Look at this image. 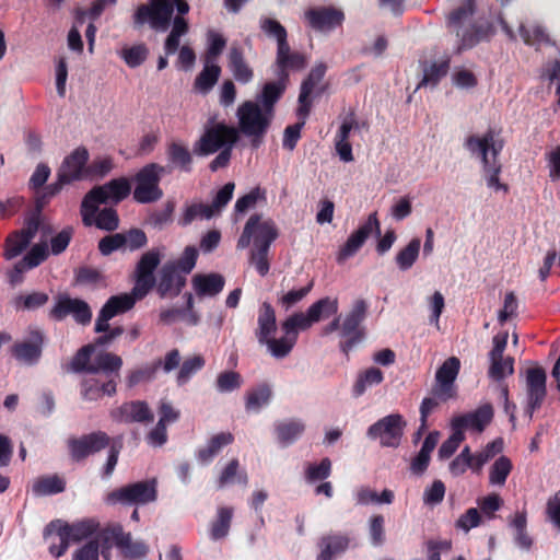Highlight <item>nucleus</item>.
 <instances>
[{
  "label": "nucleus",
  "mask_w": 560,
  "mask_h": 560,
  "mask_svg": "<svg viewBox=\"0 0 560 560\" xmlns=\"http://www.w3.org/2000/svg\"><path fill=\"white\" fill-rule=\"evenodd\" d=\"M352 537L346 532H329L317 540L318 555L316 560H336L351 547Z\"/></svg>",
  "instance_id": "393cba45"
},
{
  "label": "nucleus",
  "mask_w": 560,
  "mask_h": 560,
  "mask_svg": "<svg viewBox=\"0 0 560 560\" xmlns=\"http://www.w3.org/2000/svg\"><path fill=\"white\" fill-rule=\"evenodd\" d=\"M31 241L16 231L11 232L4 242L3 257L11 260L21 255L30 245Z\"/></svg>",
  "instance_id": "5fc2aeb1"
},
{
  "label": "nucleus",
  "mask_w": 560,
  "mask_h": 560,
  "mask_svg": "<svg viewBox=\"0 0 560 560\" xmlns=\"http://www.w3.org/2000/svg\"><path fill=\"white\" fill-rule=\"evenodd\" d=\"M224 284L225 280L220 273L195 275L192 278V285L199 298L218 295Z\"/></svg>",
  "instance_id": "f704fd0d"
},
{
  "label": "nucleus",
  "mask_w": 560,
  "mask_h": 560,
  "mask_svg": "<svg viewBox=\"0 0 560 560\" xmlns=\"http://www.w3.org/2000/svg\"><path fill=\"white\" fill-rule=\"evenodd\" d=\"M272 397L271 386L267 383H261L249 389L245 397V409L248 412H258L264 406L270 402Z\"/></svg>",
  "instance_id": "4c0bfd02"
},
{
  "label": "nucleus",
  "mask_w": 560,
  "mask_h": 560,
  "mask_svg": "<svg viewBox=\"0 0 560 560\" xmlns=\"http://www.w3.org/2000/svg\"><path fill=\"white\" fill-rule=\"evenodd\" d=\"M460 370V361L457 357H450L436 370L434 393L442 399H454L457 397L455 381Z\"/></svg>",
  "instance_id": "412c9836"
},
{
  "label": "nucleus",
  "mask_w": 560,
  "mask_h": 560,
  "mask_svg": "<svg viewBox=\"0 0 560 560\" xmlns=\"http://www.w3.org/2000/svg\"><path fill=\"white\" fill-rule=\"evenodd\" d=\"M210 219L212 218V211L210 207L205 203H191L188 205L182 217L178 220V224L182 226L189 225L196 219Z\"/></svg>",
  "instance_id": "69168bd1"
},
{
  "label": "nucleus",
  "mask_w": 560,
  "mask_h": 560,
  "mask_svg": "<svg viewBox=\"0 0 560 560\" xmlns=\"http://www.w3.org/2000/svg\"><path fill=\"white\" fill-rule=\"evenodd\" d=\"M186 282V277L173 264L165 262L155 279L154 289L161 299H174L182 293Z\"/></svg>",
  "instance_id": "b1692460"
},
{
  "label": "nucleus",
  "mask_w": 560,
  "mask_h": 560,
  "mask_svg": "<svg viewBox=\"0 0 560 560\" xmlns=\"http://www.w3.org/2000/svg\"><path fill=\"white\" fill-rule=\"evenodd\" d=\"M66 481L58 475L43 476L37 478L32 487V491L36 497L52 495L63 492Z\"/></svg>",
  "instance_id": "ea45409f"
},
{
  "label": "nucleus",
  "mask_w": 560,
  "mask_h": 560,
  "mask_svg": "<svg viewBox=\"0 0 560 560\" xmlns=\"http://www.w3.org/2000/svg\"><path fill=\"white\" fill-rule=\"evenodd\" d=\"M144 298L145 296L135 294L133 288L129 293L110 296L98 313L94 327L95 332L108 330V322L113 317L130 311L137 301H141Z\"/></svg>",
  "instance_id": "f3484780"
},
{
  "label": "nucleus",
  "mask_w": 560,
  "mask_h": 560,
  "mask_svg": "<svg viewBox=\"0 0 560 560\" xmlns=\"http://www.w3.org/2000/svg\"><path fill=\"white\" fill-rule=\"evenodd\" d=\"M221 74V67L215 62L206 61L203 69L196 77L194 86L201 93H208L218 82Z\"/></svg>",
  "instance_id": "49530a36"
},
{
  "label": "nucleus",
  "mask_w": 560,
  "mask_h": 560,
  "mask_svg": "<svg viewBox=\"0 0 560 560\" xmlns=\"http://www.w3.org/2000/svg\"><path fill=\"white\" fill-rule=\"evenodd\" d=\"M175 206L174 200H167L162 209H155L149 212L145 218V223L153 229L163 230L173 222Z\"/></svg>",
  "instance_id": "3c124183"
},
{
  "label": "nucleus",
  "mask_w": 560,
  "mask_h": 560,
  "mask_svg": "<svg viewBox=\"0 0 560 560\" xmlns=\"http://www.w3.org/2000/svg\"><path fill=\"white\" fill-rule=\"evenodd\" d=\"M208 47L206 50V61L215 62L226 46L224 36L215 31H209L207 34Z\"/></svg>",
  "instance_id": "774afa93"
},
{
  "label": "nucleus",
  "mask_w": 560,
  "mask_h": 560,
  "mask_svg": "<svg viewBox=\"0 0 560 560\" xmlns=\"http://www.w3.org/2000/svg\"><path fill=\"white\" fill-rule=\"evenodd\" d=\"M368 304L364 300H357L351 311L341 323L340 336L345 339L340 342V350L348 357L349 351L364 337L361 324L366 317Z\"/></svg>",
  "instance_id": "f8f14e48"
},
{
  "label": "nucleus",
  "mask_w": 560,
  "mask_h": 560,
  "mask_svg": "<svg viewBox=\"0 0 560 560\" xmlns=\"http://www.w3.org/2000/svg\"><path fill=\"white\" fill-rule=\"evenodd\" d=\"M384 374L378 368H370L360 373L353 384L352 394L354 397L362 396L369 387L383 382Z\"/></svg>",
  "instance_id": "de8ad7c7"
},
{
  "label": "nucleus",
  "mask_w": 560,
  "mask_h": 560,
  "mask_svg": "<svg viewBox=\"0 0 560 560\" xmlns=\"http://www.w3.org/2000/svg\"><path fill=\"white\" fill-rule=\"evenodd\" d=\"M238 139V130L235 127L217 122L206 127L200 138L195 141L192 153L197 156H209L225 147L234 148Z\"/></svg>",
  "instance_id": "6e6552de"
},
{
  "label": "nucleus",
  "mask_w": 560,
  "mask_h": 560,
  "mask_svg": "<svg viewBox=\"0 0 560 560\" xmlns=\"http://www.w3.org/2000/svg\"><path fill=\"white\" fill-rule=\"evenodd\" d=\"M45 340L46 337L43 330L32 328L23 340L16 341L12 346L11 353L19 362L34 365L42 358Z\"/></svg>",
  "instance_id": "6ab92c4d"
},
{
  "label": "nucleus",
  "mask_w": 560,
  "mask_h": 560,
  "mask_svg": "<svg viewBox=\"0 0 560 560\" xmlns=\"http://www.w3.org/2000/svg\"><path fill=\"white\" fill-rule=\"evenodd\" d=\"M161 259L162 253L159 248H152L141 255L132 273L135 294L147 296L154 289V271Z\"/></svg>",
  "instance_id": "ddd939ff"
},
{
  "label": "nucleus",
  "mask_w": 560,
  "mask_h": 560,
  "mask_svg": "<svg viewBox=\"0 0 560 560\" xmlns=\"http://www.w3.org/2000/svg\"><path fill=\"white\" fill-rule=\"evenodd\" d=\"M258 327L255 336L259 343L267 341V338L273 336L277 331L276 312L269 302H264L258 310Z\"/></svg>",
  "instance_id": "72a5a7b5"
},
{
  "label": "nucleus",
  "mask_w": 560,
  "mask_h": 560,
  "mask_svg": "<svg viewBox=\"0 0 560 560\" xmlns=\"http://www.w3.org/2000/svg\"><path fill=\"white\" fill-rule=\"evenodd\" d=\"M304 16L310 27L318 32H330L345 21L343 12L334 7L311 8Z\"/></svg>",
  "instance_id": "a878e982"
},
{
  "label": "nucleus",
  "mask_w": 560,
  "mask_h": 560,
  "mask_svg": "<svg viewBox=\"0 0 560 560\" xmlns=\"http://www.w3.org/2000/svg\"><path fill=\"white\" fill-rule=\"evenodd\" d=\"M490 368H489V377L494 381H501L506 375H512L514 373V359L512 357H508L505 359H495L490 358Z\"/></svg>",
  "instance_id": "338daca9"
},
{
  "label": "nucleus",
  "mask_w": 560,
  "mask_h": 560,
  "mask_svg": "<svg viewBox=\"0 0 560 560\" xmlns=\"http://www.w3.org/2000/svg\"><path fill=\"white\" fill-rule=\"evenodd\" d=\"M326 71V63L318 62L311 69L307 77L302 81L298 98V106L301 107L303 114H305L307 109L312 110V94L317 84L324 79Z\"/></svg>",
  "instance_id": "c756f323"
},
{
  "label": "nucleus",
  "mask_w": 560,
  "mask_h": 560,
  "mask_svg": "<svg viewBox=\"0 0 560 560\" xmlns=\"http://www.w3.org/2000/svg\"><path fill=\"white\" fill-rule=\"evenodd\" d=\"M373 232L381 235V223L376 212L371 213L368 220L348 237L337 254V261L341 264L354 256Z\"/></svg>",
  "instance_id": "aec40b11"
},
{
  "label": "nucleus",
  "mask_w": 560,
  "mask_h": 560,
  "mask_svg": "<svg viewBox=\"0 0 560 560\" xmlns=\"http://www.w3.org/2000/svg\"><path fill=\"white\" fill-rule=\"evenodd\" d=\"M233 517V509L229 506H221L218 509L217 518L211 525L210 535L214 540L224 538L230 530Z\"/></svg>",
  "instance_id": "603ef678"
},
{
  "label": "nucleus",
  "mask_w": 560,
  "mask_h": 560,
  "mask_svg": "<svg viewBox=\"0 0 560 560\" xmlns=\"http://www.w3.org/2000/svg\"><path fill=\"white\" fill-rule=\"evenodd\" d=\"M547 375L542 368H530L526 373V394H527V406L525 413L528 419H533V415L538 410L547 395L546 388Z\"/></svg>",
  "instance_id": "4be33fe9"
},
{
  "label": "nucleus",
  "mask_w": 560,
  "mask_h": 560,
  "mask_svg": "<svg viewBox=\"0 0 560 560\" xmlns=\"http://www.w3.org/2000/svg\"><path fill=\"white\" fill-rule=\"evenodd\" d=\"M155 479H147L117 488L106 494L109 505H145L158 499Z\"/></svg>",
  "instance_id": "1a4fd4ad"
},
{
  "label": "nucleus",
  "mask_w": 560,
  "mask_h": 560,
  "mask_svg": "<svg viewBox=\"0 0 560 560\" xmlns=\"http://www.w3.org/2000/svg\"><path fill=\"white\" fill-rule=\"evenodd\" d=\"M113 417L125 423H150L154 420V413L143 400L124 402L113 412Z\"/></svg>",
  "instance_id": "c85d7f7f"
},
{
  "label": "nucleus",
  "mask_w": 560,
  "mask_h": 560,
  "mask_svg": "<svg viewBox=\"0 0 560 560\" xmlns=\"http://www.w3.org/2000/svg\"><path fill=\"white\" fill-rule=\"evenodd\" d=\"M121 532L122 526L120 524L110 525L100 532L97 530L95 538L90 540L97 541L100 549L104 548L105 552H109L113 544L118 548L119 533Z\"/></svg>",
  "instance_id": "13d9d810"
},
{
  "label": "nucleus",
  "mask_w": 560,
  "mask_h": 560,
  "mask_svg": "<svg viewBox=\"0 0 560 560\" xmlns=\"http://www.w3.org/2000/svg\"><path fill=\"white\" fill-rule=\"evenodd\" d=\"M288 81L284 79L277 77L276 81H270L264 84L260 95L258 96V102L261 105V108L265 109L266 114L273 116L275 105L284 94Z\"/></svg>",
  "instance_id": "473e14b6"
},
{
  "label": "nucleus",
  "mask_w": 560,
  "mask_h": 560,
  "mask_svg": "<svg viewBox=\"0 0 560 560\" xmlns=\"http://www.w3.org/2000/svg\"><path fill=\"white\" fill-rule=\"evenodd\" d=\"M355 498L357 503L360 505L390 504L395 499V494L389 489H384L381 494H378L369 487H361L358 489Z\"/></svg>",
  "instance_id": "8fccbe9b"
},
{
  "label": "nucleus",
  "mask_w": 560,
  "mask_h": 560,
  "mask_svg": "<svg viewBox=\"0 0 560 560\" xmlns=\"http://www.w3.org/2000/svg\"><path fill=\"white\" fill-rule=\"evenodd\" d=\"M420 247L421 240L419 237H415L397 253L395 262L399 270L407 271L415 265L419 257Z\"/></svg>",
  "instance_id": "09e8293b"
},
{
  "label": "nucleus",
  "mask_w": 560,
  "mask_h": 560,
  "mask_svg": "<svg viewBox=\"0 0 560 560\" xmlns=\"http://www.w3.org/2000/svg\"><path fill=\"white\" fill-rule=\"evenodd\" d=\"M313 324L314 323L307 312L305 314L301 312L294 313L282 323V330L285 335L294 336L295 339H298V331L306 330Z\"/></svg>",
  "instance_id": "4d7b16f0"
},
{
  "label": "nucleus",
  "mask_w": 560,
  "mask_h": 560,
  "mask_svg": "<svg viewBox=\"0 0 560 560\" xmlns=\"http://www.w3.org/2000/svg\"><path fill=\"white\" fill-rule=\"evenodd\" d=\"M228 67L234 79L247 84L254 79V70L247 62L244 50L238 44H232L228 54Z\"/></svg>",
  "instance_id": "7c9ffc66"
},
{
  "label": "nucleus",
  "mask_w": 560,
  "mask_h": 560,
  "mask_svg": "<svg viewBox=\"0 0 560 560\" xmlns=\"http://www.w3.org/2000/svg\"><path fill=\"white\" fill-rule=\"evenodd\" d=\"M72 315L78 324L86 325L91 322L92 312L89 304L80 299H72L68 294H60L55 305L49 311V317L54 320H63Z\"/></svg>",
  "instance_id": "a211bd4d"
},
{
  "label": "nucleus",
  "mask_w": 560,
  "mask_h": 560,
  "mask_svg": "<svg viewBox=\"0 0 560 560\" xmlns=\"http://www.w3.org/2000/svg\"><path fill=\"white\" fill-rule=\"evenodd\" d=\"M119 56L129 68L141 66L149 56V49L145 44H137L131 47H125L120 50Z\"/></svg>",
  "instance_id": "bf43d9fd"
},
{
  "label": "nucleus",
  "mask_w": 560,
  "mask_h": 560,
  "mask_svg": "<svg viewBox=\"0 0 560 560\" xmlns=\"http://www.w3.org/2000/svg\"><path fill=\"white\" fill-rule=\"evenodd\" d=\"M120 371L100 372L97 375L89 374L81 381V396L84 400L96 401L104 396L112 397L117 393V382Z\"/></svg>",
  "instance_id": "dca6fc26"
},
{
  "label": "nucleus",
  "mask_w": 560,
  "mask_h": 560,
  "mask_svg": "<svg viewBox=\"0 0 560 560\" xmlns=\"http://www.w3.org/2000/svg\"><path fill=\"white\" fill-rule=\"evenodd\" d=\"M311 110L307 109L305 114L301 110V107L298 106L296 108V117L298 121L293 125H289L284 129L283 133V140L282 145L284 149H288L290 151L294 150L300 138H301V130L306 124V119L310 116Z\"/></svg>",
  "instance_id": "a18cd8bd"
},
{
  "label": "nucleus",
  "mask_w": 560,
  "mask_h": 560,
  "mask_svg": "<svg viewBox=\"0 0 560 560\" xmlns=\"http://www.w3.org/2000/svg\"><path fill=\"white\" fill-rule=\"evenodd\" d=\"M238 128L242 133L250 138V144L257 149L261 145L272 116L266 114L258 103L245 101L237 108Z\"/></svg>",
  "instance_id": "0eeeda50"
},
{
  "label": "nucleus",
  "mask_w": 560,
  "mask_h": 560,
  "mask_svg": "<svg viewBox=\"0 0 560 560\" xmlns=\"http://www.w3.org/2000/svg\"><path fill=\"white\" fill-rule=\"evenodd\" d=\"M112 442L110 436L104 431H94L81 436H72L67 441V447L71 459L81 463L107 448Z\"/></svg>",
  "instance_id": "4468645a"
},
{
  "label": "nucleus",
  "mask_w": 560,
  "mask_h": 560,
  "mask_svg": "<svg viewBox=\"0 0 560 560\" xmlns=\"http://www.w3.org/2000/svg\"><path fill=\"white\" fill-rule=\"evenodd\" d=\"M240 462L237 458H233L229 462V464L221 471V475L218 479V487L220 489L224 488L226 485L233 482L234 478L237 476V481L243 485H247L248 477L245 471L238 472Z\"/></svg>",
  "instance_id": "0e129e2a"
},
{
  "label": "nucleus",
  "mask_w": 560,
  "mask_h": 560,
  "mask_svg": "<svg viewBox=\"0 0 560 560\" xmlns=\"http://www.w3.org/2000/svg\"><path fill=\"white\" fill-rule=\"evenodd\" d=\"M295 342L296 339L294 336L285 335L284 337H281L279 339L270 336L269 338H267V341H264L262 345H266L268 347V350L275 358L282 359L285 358L291 352Z\"/></svg>",
  "instance_id": "6e6d98bb"
},
{
  "label": "nucleus",
  "mask_w": 560,
  "mask_h": 560,
  "mask_svg": "<svg viewBox=\"0 0 560 560\" xmlns=\"http://www.w3.org/2000/svg\"><path fill=\"white\" fill-rule=\"evenodd\" d=\"M118 549L124 558L128 560H139L147 556L149 547L141 540H132L131 534L124 529L119 533Z\"/></svg>",
  "instance_id": "e433bc0d"
},
{
  "label": "nucleus",
  "mask_w": 560,
  "mask_h": 560,
  "mask_svg": "<svg viewBox=\"0 0 560 560\" xmlns=\"http://www.w3.org/2000/svg\"><path fill=\"white\" fill-rule=\"evenodd\" d=\"M192 152L186 145L179 142H171L166 148L168 162L183 172L190 173L192 164Z\"/></svg>",
  "instance_id": "c9c22d12"
},
{
  "label": "nucleus",
  "mask_w": 560,
  "mask_h": 560,
  "mask_svg": "<svg viewBox=\"0 0 560 560\" xmlns=\"http://www.w3.org/2000/svg\"><path fill=\"white\" fill-rule=\"evenodd\" d=\"M206 364L205 358L200 354L186 358L180 365L177 374V383L183 385L187 383L192 375L200 371Z\"/></svg>",
  "instance_id": "e2e57ef3"
},
{
  "label": "nucleus",
  "mask_w": 560,
  "mask_h": 560,
  "mask_svg": "<svg viewBox=\"0 0 560 560\" xmlns=\"http://www.w3.org/2000/svg\"><path fill=\"white\" fill-rule=\"evenodd\" d=\"M464 147L471 155L480 159L488 186L497 190H506L508 186L500 183L502 165L499 155L503 149V141L495 139L494 129L489 128L482 136H468Z\"/></svg>",
  "instance_id": "7ed1b4c3"
},
{
  "label": "nucleus",
  "mask_w": 560,
  "mask_h": 560,
  "mask_svg": "<svg viewBox=\"0 0 560 560\" xmlns=\"http://www.w3.org/2000/svg\"><path fill=\"white\" fill-rule=\"evenodd\" d=\"M406 422L401 415L392 413L369 427L368 436L380 440L384 447H397L404 434Z\"/></svg>",
  "instance_id": "2eb2a0df"
},
{
  "label": "nucleus",
  "mask_w": 560,
  "mask_h": 560,
  "mask_svg": "<svg viewBox=\"0 0 560 560\" xmlns=\"http://www.w3.org/2000/svg\"><path fill=\"white\" fill-rule=\"evenodd\" d=\"M90 223H83L85 226L95 225L100 230L113 232L119 226V217L114 208H104L101 211L88 215Z\"/></svg>",
  "instance_id": "37998d69"
},
{
  "label": "nucleus",
  "mask_w": 560,
  "mask_h": 560,
  "mask_svg": "<svg viewBox=\"0 0 560 560\" xmlns=\"http://www.w3.org/2000/svg\"><path fill=\"white\" fill-rule=\"evenodd\" d=\"M49 301V295L45 292L34 291L28 294H20L14 298L13 305L16 310L35 311L44 306Z\"/></svg>",
  "instance_id": "864d4df0"
},
{
  "label": "nucleus",
  "mask_w": 560,
  "mask_h": 560,
  "mask_svg": "<svg viewBox=\"0 0 560 560\" xmlns=\"http://www.w3.org/2000/svg\"><path fill=\"white\" fill-rule=\"evenodd\" d=\"M451 66V58L445 57L440 61H433L430 65L423 67V78L418 84V89L421 86H436L439 82L445 78L448 73Z\"/></svg>",
  "instance_id": "58836bf2"
},
{
  "label": "nucleus",
  "mask_w": 560,
  "mask_h": 560,
  "mask_svg": "<svg viewBox=\"0 0 560 560\" xmlns=\"http://www.w3.org/2000/svg\"><path fill=\"white\" fill-rule=\"evenodd\" d=\"M234 442L231 432H220L212 435L205 446L196 451V458L202 465H208L222 452V450Z\"/></svg>",
  "instance_id": "2f4dec72"
},
{
  "label": "nucleus",
  "mask_w": 560,
  "mask_h": 560,
  "mask_svg": "<svg viewBox=\"0 0 560 560\" xmlns=\"http://www.w3.org/2000/svg\"><path fill=\"white\" fill-rule=\"evenodd\" d=\"M493 407L491 404H483L471 412L454 417L451 422L452 428H457L462 432L467 429L482 432L493 419Z\"/></svg>",
  "instance_id": "cd10ccee"
},
{
  "label": "nucleus",
  "mask_w": 560,
  "mask_h": 560,
  "mask_svg": "<svg viewBox=\"0 0 560 560\" xmlns=\"http://www.w3.org/2000/svg\"><path fill=\"white\" fill-rule=\"evenodd\" d=\"M260 28L268 37L277 40V47L288 43V32L279 21L271 18H261Z\"/></svg>",
  "instance_id": "680f3d73"
},
{
  "label": "nucleus",
  "mask_w": 560,
  "mask_h": 560,
  "mask_svg": "<svg viewBox=\"0 0 560 560\" xmlns=\"http://www.w3.org/2000/svg\"><path fill=\"white\" fill-rule=\"evenodd\" d=\"M475 0H464V3L451 11L446 19V27L458 39L456 52L470 49L481 42L490 40L495 34V25L489 19L472 20Z\"/></svg>",
  "instance_id": "f257e3e1"
},
{
  "label": "nucleus",
  "mask_w": 560,
  "mask_h": 560,
  "mask_svg": "<svg viewBox=\"0 0 560 560\" xmlns=\"http://www.w3.org/2000/svg\"><path fill=\"white\" fill-rule=\"evenodd\" d=\"M173 15V3L171 1H155L154 3L140 4L133 13L132 23L135 28H140L149 23L155 31H166Z\"/></svg>",
  "instance_id": "9b49d317"
},
{
  "label": "nucleus",
  "mask_w": 560,
  "mask_h": 560,
  "mask_svg": "<svg viewBox=\"0 0 560 560\" xmlns=\"http://www.w3.org/2000/svg\"><path fill=\"white\" fill-rule=\"evenodd\" d=\"M90 159L89 151L81 145L75 148L61 162L57 175H60L62 182L72 184L88 178L86 167Z\"/></svg>",
  "instance_id": "5701e85b"
},
{
  "label": "nucleus",
  "mask_w": 560,
  "mask_h": 560,
  "mask_svg": "<svg viewBox=\"0 0 560 560\" xmlns=\"http://www.w3.org/2000/svg\"><path fill=\"white\" fill-rule=\"evenodd\" d=\"M165 167L158 163H149L135 175L133 199L139 203H152L160 200L163 190L160 188Z\"/></svg>",
  "instance_id": "9d476101"
},
{
  "label": "nucleus",
  "mask_w": 560,
  "mask_h": 560,
  "mask_svg": "<svg viewBox=\"0 0 560 560\" xmlns=\"http://www.w3.org/2000/svg\"><path fill=\"white\" fill-rule=\"evenodd\" d=\"M305 430L301 420H288L276 424V434L281 445L288 446L298 440Z\"/></svg>",
  "instance_id": "a19ab883"
},
{
  "label": "nucleus",
  "mask_w": 560,
  "mask_h": 560,
  "mask_svg": "<svg viewBox=\"0 0 560 560\" xmlns=\"http://www.w3.org/2000/svg\"><path fill=\"white\" fill-rule=\"evenodd\" d=\"M518 32L520 36L526 45L535 46L537 49L541 45H555L546 28L539 24L532 26H525L524 24H521Z\"/></svg>",
  "instance_id": "79ce46f5"
},
{
  "label": "nucleus",
  "mask_w": 560,
  "mask_h": 560,
  "mask_svg": "<svg viewBox=\"0 0 560 560\" xmlns=\"http://www.w3.org/2000/svg\"><path fill=\"white\" fill-rule=\"evenodd\" d=\"M278 236L279 232L276 223L271 219L261 221V215L255 213L247 220L237 241L236 247L238 249L247 248L253 241L254 248L250 250L249 261L261 277L269 272L268 253Z\"/></svg>",
  "instance_id": "f03ea898"
},
{
  "label": "nucleus",
  "mask_w": 560,
  "mask_h": 560,
  "mask_svg": "<svg viewBox=\"0 0 560 560\" xmlns=\"http://www.w3.org/2000/svg\"><path fill=\"white\" fill-rule=\"evenodd\" d=\"M95 345L88 343L80 348L67 366L68 372L97 375L100 372H117L122 366V359L118 354L107 351L98 352L92 360Z\"/></svg>",
  "instance_id": "39448f33"
},
{
  "label": "nucleus",
  "mask_w": 560,
  "mask_h": 560,
  "mask_svg": "<svg viewBox=\"0 0 560 560\" xmlns=\"http://www.w3.org/2000/svg\"><path fill=\"white\" fill-rule=\"evenodd\" d=\"M513 468L512 462L506 456H500L491 466L489 481L491 485L503 486Z\"/></svg>",
  "instance_id": "052dcab7"
},
{
  "label": "nucleus",
  "mask_w": 560,
  "mask_h": 560,
  "mask_svg": "<svg viewBox=\"0 0 560 560\" xmlns=\"http://www.w3.org/2000/svg\"><path fill=\"white\" fill-rule=\"evenodd\" d=\"M339 310L338 299L325 296L313 303L307 313L313 323H318L322 319L328 318L331 315H337Z\"/></svg>",
  "instance_id": "c03bdc74"
},
{
  "label": "nucleus",
  "mask_w": 560,
  "mask_h": 560,
  "mask_svg": "<svg viewBox=\"0 0 560 560\" xmlns=\"http://www.w3.org/2000/svg\"><path fill=\"white\" fill-rule=\"evenodd\" d=\"M98 522L88 518L72 524L62 522L61 520L51 521L44 530L45 537L55 533L59 539L58 544L49 545L51 556L59 558L66 553L70 541L79 542L92 537L98 529Z\"/></svg>",
  "instance_id": "20e7f679"
},
{
  "label": "nucleus",
  "mask_w": 560,
  "mask_h": 560,
  "mask_svg": "<svg viewBox=\"0 0 560 560\" xmlns=\"http://www.w3.org/2000/svg\"><path fill=\"white\" fill-rule=\"evenodd\" d=\"M307 65V60L304 54L299 51H292L289 43L277 47L276 60H275V74L289 82V71H300Z\"/></svg>",
  "instance_id": "bb28decb"
},
{
  "label": "nucleus",
  "mask_w": 560,
  "mask_h": 560,
  "mask_svg": "<svg viewBox=\"0 0 560 560\" xmlns=\"http://www.w3.org/2000/svg\"><path fill=\"white\" fill-rule=\"evenodd\" d=\"M131 192V186L126 177L115 178L108 183L93 187L82 199L80 213L83 223H90L88 215L97 212L98 206L112 201L119 203Z\"/></svg>",
  "instance_id": "423d86ee"
}]
</instances>
